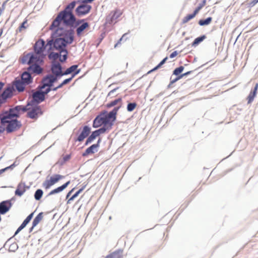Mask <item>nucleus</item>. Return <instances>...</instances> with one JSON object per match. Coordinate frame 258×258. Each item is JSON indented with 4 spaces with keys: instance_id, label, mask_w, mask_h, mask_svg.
<instances>
[{
    "instance_id": "f257e3e1",
    "label": "nucleus",
    "mask_w": 258,
    "mask_h": 258,
    "mask_svg": "<svg viewBox=\"0 0 258 258\" xmlns=\"http://www.w3.org/2000/svg\"><path fill=\"white\" fill-rule=\"evenodd\" d=\"M74 39L72 30H67L63 28H56L51 34L49 39L46 40L48 51L66 49L68 44H71Z\"/></svg>"
},
{
    "instance_id": "f03ea898",
    "label": "nucleus",
    "mask_w": 258,
    "mask_h": 258,
    "mask_svg": "<svg viewBox=\"0 0 258 258\" xmlns=\"http://www.w3.org/2000/svg\"><path fill=\"white\" fill-rule=\"evenodd\" d=\"M76 21V17L73 12L60 11L50 26V30L54 28H63L69 30L70 26H73Z\"/></svg>"
},
{
    "instance_id": "7ed1b4c3",
    "label": "nucleus",
    "mask_w": 258,
    "mask_h": 258,
    "mask_svg": "<svg viewBox=\"0 0 258 258\" xmlns=\"http://www.w3.org/2000/svg\"><path fill=\"white\" fill-rule=\"evenodd\" d=\"M1 122L3 124L8 123L7 126L6 127V130L8 133H11L18 130L22 126L21 122L17 119H8V121L5 122Z\"/></svg>"
},
{
    "instance_id": "20e7f679",
    "label": "nucleus",
    "mask_w": 258,
    "mask_h": 258,
    "mask_svg": "<svg viewBox=\"0 0 258 258\" xmlns=\"http://www.w3.org/2000/svg\"><path fill=\"white\" fill-rule=\"evenodd\" d=\"M19 116L18 111L14 108H10L9 111H6L0 114V120L3 122H7L8 119H13L14 117Z\"/></svg>"
},
{
    "instance_id": "39448f33",
    "label": "nucleus",
    "mask_w": 258,
    "mask_h": 258,
    "mask_svg": "<svg viewBox=\"0 0 258 258\" xmlns=\"http://www.w3.org/2000/svg\"><path fill=\"white\" fill-rule=\"evenodd\" d=\"M27 111V116L31 119H36L43 114L40 106L38 105L30 106V110Z\"/></svg>"
},
{
    "instance_id": "423d86ee",
    "label": "nucleus",
    "mask_w": 258,
    "mask_h": 258,
    "mask_svg": "<svg viewBox=\"0 0 258 258\" xmlns=\"http://www.w3.org/2000/svg\"><path fill=\"white\" fill-rule=\"evenodd\" d=\"M46 47L48 46L45 44V41L43 39H40L34 45V52L37 55H41V58H44L45 54L43 52Z\"/></svg>"
},
{
    "instance_id": "0eeeda50",
    "label": "nucleus",
    "mask_w": 258,
    "mask_h": 258,
    "mask_svg": "<svg viewBox=\"0 0 258 258\" xmlns=\"http://www.w3.org/2000/svg\"><path fill=\"white\" fill-rule=\"evenodd\" d=\"M32 91L33 92L32 95V99L29 102L31 106L33 105L35 103L38 104L45 100V97L42 92L40 91H34L33 90Z\"/></svg>"
},
{
    "instance_id": "6e6552de",
    "label": "nucleus",
    "mask_w": 258,
    "mask_h": 258,
    "mask_svg": "<svg viewBox=\"0 0 258 258\" xmlns=\"http://www.w3.org/2000/svg\"><path fill=\"white\" fill-rule=\"evenodd\" d=\"M91 8L90 5L81 4L76 9V15L79 17L85 16L90 12Z\"/></svg>"
},
{
    "instance_id": "1a4fd4ad",
    "label": "nucleus",
    "mask_w": 258,
    "mask_h": 258,
    "mask_svg": "<svg viewBox=\"0 0 258 258\" xmlns=\"http://www.w3.org/2000/svg\"><path fill=\"white\" fill-rule=\"evenodd\" d=\"M62 177L63 176L61 175L55 174L54 176L50 177L49 180H46L44 181L43 182L42 185L45 188L48 189Z\"/></svg>"
},
{
    "instance_id": "9d476101",
    "label": "nucleus",
    "mask_w": 258,
    "mask_h": 258,
    "mask_svg": "<svg viewBox=\"0 0 258 258\" xmlns=\"http://www.w3.org/2000/svg\"><path fill=\"white\" fill-rule=\"evenodd\" d=\"M51 71L52 73L56 76H64L63 72H62V67L58 62L53 61L52 62Z\"/></svg>"
},
{
    "instance_id": "9b49d317",
    "label": "nucleus",
    "mask_w": 258,
    "mask_h": 258,
    "mask_svg": "<svg viewBox=\"0 0 258 258\" xmlns=\"http://www.w3.org/2000/svg\"><path fill=\"white\" fill-rule=\"evenodd\" d=\"M14 90L13 86L7 87L0 95V100L3 102H5L6 100L13 96V92Z\"/></svg>"
},
{
    "instance_id": "f8f14e48",
    "label": "nucleus",
    "mask_w": 258,
    "mask_h": 258,
    "mask_svg": "<svg viewBox=\"0 0 258 258\" xmlns=\"http://www.w3.org/2000/svg\"><path fill=\"white\" fill-rule=\"evenodd\" d=\"M12 207L10 201H4L0 203V214L4 215L8 212Z\"/></svg>"
},
{
    "instance_id": "ddd939ff",
    "label": "nucleus",
    "mask_w": 258,
    "mask_h": 258,
    "mask_svg": "<svg viewBox=\"0 0 258 258\" xmlns=\"http://www.w3.org/2000/svg\"><path fill=\"white\" fill-rule=\"evenodd\" d=\"M90 131L91 128L89 126H84L81 134L79 135L78 138L75 141H78L79 142L83 141L86 137H87L89 136Z\"/></svg>"
},
{
    "instance_id": "4468645a",
    "label": "nucleus",
    "mask_w": 258,
    "mask_h": 258,
    "mask_svg": "<svg viewBox=\"0 0 258 258\" xmlns=\"http://www.w3.org/2000/svg\"><path fill=\"white\" fill-rule=\"evenodd\" d=\"M122 15V12L118 9L112 11L107 18V21L109 23H112Z\"/></svg>"
},
{
    "instance_id": "2eb2a0df",
    "label": "nucleus",
    "mask_w": 258,
    "mask_h": 258,
    "mask_svg": "<svg viewBox=\"0 0 258 258\" xmlns=\"http://www.w3.org/2000/svg\"><path fill=\"white\" fill-rule=\"evenodd\" d=\"M102 124L105 126L106 125L104 121V118L102 114L97 115L93 120V127L97 128L101 126Z\"/></svg>"
},
{
    "instance_id": "dca6fc26",
    "label": "nucleus",
    "mask_w": 258,
    "mask_h": 258,
    "mask_svg": "<svg viewBox=\"0 0 258 258\" xmlns=\"http://www.w3.org/2000/svg\"><path fill=\"white\" fill-rule=\"evenodd\" d=\"M21 81L26 85L31 84L33 81V78L29 71H25L21 75Z\"/></svg>"
},
{
    "instance_id": "f3484780",
    "label": "nucleus",
    "mask_w": 258,
    "mask_h": 258,
    "mask_svg": "<svg viewBox=\"0 0 258 258\" xmlns=\"http://www.w3.org/2000/svg\"><path fill=\"white\" fill-rule=\"evenodd\" d=\"M30 53V59L27 62L28 64H32L33 62L35 63L38 62H41L43 61L44 58H41V55H38V56H35L33 53Z\"/></svg>"
},
{
    "instance_id": "a211bd4d",
    "label": "nucleus",
    "mask_w": 258,
    "mask_h": 258,
    "mask_svg": "<svg viewBox=\"0 0 258 258\" xmlns=\"http://www.w3.org/2000/svg\"><path fill=\"white\" fill-rule=\"evenodd\" d=\"M27 70L29 72L31 71L32 73H36L37 74H39L42 72V69L39 64L36 63L30 64V66L28 68Z\"/></svg>"
},
{
    "instance_id": "6ab92c4d",
    "label": "nucleus",
    "mask_w": 258,
    "mask_h": 258,
    "mask_svg": "<svg viewBox=\"0 0 258 258\" xmlns=\"http://www.w3.org/2000/svg\"><path fill=\"white\" fill-rule=\"evenodd\" d=\"M14 84L15 85L16 90L19 92H22L24 91L26 84L24 83L23 81H22L20 79L16 80L14 82Z\"/></svg>"
},
{
    "instance_id": "aec40b11",
    "label": "nucleus",
    "mask_w": 258,
    "mask_h": 258,
    "mask_svg": "<svg viewBox=\"0 0 258 258\" xmlns=\"http://www.w3.org/2000/svg\"><path fill=\"white\" fill-rule=\"evenodd\" d=\"M25 191L26 189L25 183H20L17 186L15 194L16 195L21 197L24 194Z\"/></svg>"
},
{
    "instance_id": "412c9836",
    "label": "nucleus",
    "mask_w": 258,
    "mask_h": 258,
    "mask_svg": "<svg viewBox=\"0 0 258 258\" xmlns=\"http://www.w3.org/2000/svg\"><path fill=\"white\" fill-rule=\"evenodd\" d=\"M121 107V105L114 107L111 111L106 115L114 122L116 120V115L119 109Z\"/></svg>"
},
{
    "instance_id": "4be33fe9",
    "label": "nucleus",
    "mask_w": 258,
    "mask_h": 258,
    "mask_svg": "<svg viewBox=\"0 0 258 258\" xmlns=\"http://www.w3.org/2000/svg\"><path fill=\"white\" fill-rule=\"evenodd\" d=\"M97 145L93 144L86 149L85 151L82 154L83 156H86L89 154H93L97 152Z\"/></svg>"
},
{
    "instance_id": "5701e85b",
    "label": "nucleus",
    "mask_w": 258,
    "mask_h": 258,
    "mask_svg": "<svg viewBox=\"0 0 258 258\" xmlns=\"http://www.w3.org/2000/svg\"><path fill=\"white\" fill-rule=\"evenodd\" d=\"M70 181H68L64 184H62L60 186H59L57 187L56 188L54 189L53 190H51L48 194L49 196L54 195L57 193H58L59 192L62 191L63 190H64L70 184Z\"/></svg>"
},
{
    "instance_id": "b1692460",
    "label": "nucleus",
    "mask_w": 258,
    "mask_h": 258,
    "mask_svg": "<svg viewBox=\"0 0 258 258\" xmlns=\"http://www.w3.org/2000/svg\"><path fill=\"white\" fill-rule=\"evenodd\" d=\"M258 88V83H256L255 85V87L253 90L251 91L247 97L248 99V103H250L252 102L255 96L257 90Z\"/></svg>"
},
{
    "instance_id": "393cba45",
    "label": "nucleus",
    "mask_w": 258,
    "mask_h": 258,
    "mask_svg": "<svg viewBox=\"0 0 258 258\" xmlns=\"http://www.w3.org/2000/svg\"><path fill=\"white\" fill-rule=\"evenodd\" d=\"M31 105L30 103L28 102L26 106H23V105H17L15 107V109L18 112L20 111H22L23 112H26L28 111V110H30V106H31Z\"/></svg>"
},
{
    "instance_id": "a878e982",
    "label": "nucleus",
    "mask_w": 258,
    "mask_h": 258,
    "mask_svg": "<svg viewBox=\"0 0 258 258\" xmlns=\"http://www.w3.org/2000/svg\"><path fill=\"white\" fill-rule=\"evenodd\" d=\"M122 250L120 249L116 250L105 258H120L122 255Z\"/></svg>"
},
{
    "instance_id": "bb28decb",
    "label": "nucleus",
    "mask_w": 258,
    "mask_h": 258,
    "mask_svg": "<svg viewBox=\"0 0 258 258\" xmlns=\"http://www.w3.org/2000/svg\"><path fill=\"white\" fill-rule=\"evenodd\" d=\"M99 135L97 134V132H96V131H93L91 135L87 138L85 145L87 146L89 144H90Z\"/></svg>"
},
{
    "instance_id": "cd10ccee",
    "label": "nucleus",
    "mask_w": 258,
    "mask_h": 258,
    "mask_svg": "<svg viewBox=\"0 0 258 258\" xmlns=\"http://www.w3.org/2000/svg\"><path fill=\"white\" fill-rule=\"evenodd\" d=\"M42 83L44 84V86L51 87L53 84L48 75H46L42 80Z\"/></svg>"
},
{
    "instance_id": "c85d7f7f",
    "label": "nucleus",
    "mask_w": 258,
    "mask_h": 258,
    "mask_svg": "<svg viewBox=\"0 0 258 258\" xmlns=\"http://www.w3.org/2000/svg\"><path fill=\"white\" fill-rule=\"evenodd\" d=\"M60 52V54L61 55V56L59 57V61L60 62H64L66 61L67 58H68V51L67 50V49H63Z\"/></svg>"
},
{
    "instance_id": "c756f323",
    "label": "nucleus",
    "mask_w": 258,
    "mask_h": 258,
    "mask_svg": "<svg viewBox=\"0 0 258 258\" xmlns=\"http://www.w3.org/2000/svg\"><path fill=\"white\" fill-rule=\"evenodd\" d=\"M43 218V213H39L33 219L32 222V225H33V227L36 226L40 222V221Z\"/></svg>"
},
{
    "instance_id": "7c9ffc66",
    "label": "nucleus",
    "mask_w": 258,
    "mask_h": 258,
    "mask_svg": "<svg viewBox=\"0 0 258 258\" xmlns=\"http://www.w3.org/2000/svg\"><path fill=\"white\" fill-rule=\"evenodd\" d=\"M89 26V24L87 22H85L83 23L80 26H79L77 29V34L78 36H79L81 33L88 27Z\"/></svg>"
},
{
    "instance_id": "2f4dec72",
    "label": "nucleus",
    "mask_w": 258,
    "mask_h": 258,
    "mask_svg": "<svg viewBox=\"0 0 258 258\" xmlns=\"http://www.w3.org/2000/svg\"><path fill=\"white\" fill-rule=\"evenodd\" d=\"M78 65L77 64H74L71 66L63 72L64 75H67L72 73H74V71L78 68Z\"/></svg>"
},
{
    "instance_id": "473e14b6",
    "label": "nucleus",
    "mask_w": 258,
    "mask_h": 258,
    "mask_svg": "<svg viewBox=\"0 0 258 258\" xmlns=\"http://www.w3.org/2000/svg\"><path fill=\"white\" fill-rule=\"evenodd\" d=\"M76 4L77 2L73 1L63 11H66L67 12H73V10L74 9Z\"/></svg>"
},
{
    "instance_id": "72a5a7b5",
    "label": "nucleus",
    "mask_w": 258,
    "mask_h": 258,
    "mask_svg": "<svg viewBox=\"0 0 258 258\" xmlns=\"http://www.w3.org/2000/svg\"><path fill=\"white\" fill-rule=\"evenodd\" d=\"M212 18L210 17H208L206 19H201L199 21V24L200 26L207 25L212 21Z\"/></svg>"
},
{
    "instance_id": "f704fd0d",
    "label": "nucleus",
    "mask_w": 258,
    "mask_h": 258,
    "mask_svg": "<svg viewBox=\"0 0 258 258\" xmlns=\"http://www.w3.org/2000/svg\"><path fill=\"white\" fill-rule=\"evenodd\" d=\"M48 56L49 59H53L55 61L58 58H59L61 55L60 54V52L58 53L52 51L48 54Z\"/></svg>"
},
{
    "instance_id": "c9c22d12",
    "label": "nucleus",
    "mask_w": 258,
    "mask_h": 258,
    "mask_svg": "<svg viewBox=\"0 0 258 258\" xmlns=\"http://www.w3.org/2000/svg\"><path fill=\"white\" fill-rule=\"evenodd\" d=\"M104 118V121L105 122V124L107 125H109L110 127H111L113 124V122L112 121V119L109 118L106 114L103 113L102 114Z\"/></svg>"
},
{
    "instance_id": "e433bc0d",
    "label": "nucleus",
    "mask_w": 258,
    "mask_h": 258,
    "mask_svg": "<svg viewBox=\"0 0 258 258\" xmlns=\"http://www.w3.org/2000/svg\"><path fill=\"white\" fill-rule=\"evenodd\" d=\"M43 192L42 189H37L34 194L35 199L37 201L39 200L41 198V197L43 195Z\"/></svg>"
},
{
    "instance_id": "4c0bfd02",
    "label": "nucleus",
    "mask_w": 258,
    "mask_h": 258,
    "mask_svg": "<svg viewBox=\"0 0 258 258\" xmlns=\"http://www.w3.org/2000/svg\"><path fill=\"white\" fill-rule=\"evenodd\" d=\"M206 38V36L203 35L201 36L200 37L196 38L194 42H192V45L196 46L198 45L199 43L203 41Z\"/></svg>"
},
{
    "instance_id": "58836bf2",
    "label": "nucleus",
    "mask_w": 258,
    "mask_h": 258,
    "mask_svg": "<svg viewBox=\"0 0 258 258\" xmlns=\"http://www.w3.org/2000/svg\"><path fill=\"white\" fill-rule=\"evenodd\" d=\"M34 213H32L30 215H29L27 218L24 220L23 223L21 224L22 226L25 227L26 225L29 223V222L31 221L32 219Z\"/></svg>"
},
{
    "instance_id": "ea45409f",
    "label": "nucleus",
    "mask_w": 258,
    "mask_h": 258,
    "mask_svg": "<svg viewBox=\"0 0 258 258\" xmlns=\"http://www.w3.org/2000/svg\"><path fill=\"white\" fill-rule=\"evenodd\" d=\"M84 188L80 189L79 190L76 191L67 201V204L71 203V201H73L78 195L83 191Z\"/></svg>"
},
{
    "instance_id": "a19ab883",
    "label": "nucleus",
    "mask_w": 258,
    "mask_h": 258,
    "mask_svg": "<svg viewBox=\"0 0 258 258\" xmlns=\"http://www.w3.org/2000/svg\"><path fill=\"white\" fill-rule=\"evenodd\" d=\"M196 15V14L195 13V12H194V13L191 14L187 15L186 17H185L182 19V23H187L188 21H189L191 19L194 18Z\"/></svg>"
},
{
    "instance_id": "79ce46f5",
    "label": "nucleus",
    "mask_w": 258,
    "mask_h": 258,
    "mask_svg": "<svg viewBox=\"0 0 258 258\" xmlns=\"http://www.w3.org/2000/svg\"><path fill=\"white\" fill-rule=\"evenodd\" d=\"M121 98H119L116 99H115V100H114L113 101H112L111 102H110L109 103H107L106 106H107V107L110 108V107H111L112 106H115L118 102H121Z\"/></svg>"
},
{
    "instance_id": "37998d69",
    "label": "nucleus",
    "mask_w": 258,
    "mask_h": 258,
    "mask_svg": "<svg viewBox=\"0 0 258 258\" xmlns=\"http://www.w3.org/2000/svg\"><path fill=\"white\" fill-rule=\"evenodd\" d=\"M184 70V67L183 66H180L178 68H176L173 72V75L175 76H179L180 74L182 73V72Z\"/></svg>"
},
{
    "instance_id": "c03bdc74",
    "label": "nucleus",
    "mask_w": 258,
    "mask_h": 258,
    "mask_svg": "<svg viewBox=\"0 0 258 258\" xmlns=\"http://www.w3.org/2000/svg\"><path fill=\"white\" fill-rule=\"evenodd\" d=\"M84 20L83 19L78 20L77 21H76L75 22H74L73 26H70L69 30H72L73 31V35H74V29L79 26L83 21H84Z\"/></svg>"
},
{
    "instance_id": "a18cd8bd",
    "label": "nucleus",
    "mask_w": 258,
    "mask_h": 258,
    "mask_svg": "<svg viewBox=\"0 0 258 258\" xmlns=\"http://www.w3.org/2000/svg\"><path fill=\"white\" fill-rule=\"evenodd\" d=\"M137 106V104L135 102L133 103H129L127 105V110L128 112H131L133 111L136 107Z\"/></svg>"
},
{
    "instance_id": "49530a36",
    "label": "nucleus",
    "mask_w": 258,
    "mask_h": 258,
    "mask_svg": "<svg viewBox=\"0 0 258 258\" xmlns=\"http://www.w3.org/2000/svg\"><path fill=\"white\" fill-rule=\"evenodd\" d=\"M30 59V53H28L26 55H24L21 60V62L23 64H27L28 60Z\"/></svg>"
},
{
    "instance_id": "de8ad7c7",
    "label": "nucleus",
    "mask_w": 258,
    "mask_h": 258,
    "mask_svg": "<svg viewBox=\"0 0 258 258\" xmlns=\"http://www.w3.org/2000/svg\"><path fill=\"white\" fill-rule=\"evenodd\" d=\"M206 3V0H203L202 4H200V5L194 11L195 13L197 14L198 12L202 9V8L205 5Z\"/></svg>"
},
{
    "instance_id": "09e8293b",
    "label": "nucleus",
    "mask_w": 258,
    "mask_h": 258,
    "mask_svg": "<svg viewBox=\"0 0 258 258\" xmlns=\"http://www.w3.org/2000/svg\"><path fill=\"white\" fill-rule=\"evenodd\" d=\"M106 130L107 128L104 126L102 127H101L95 131L97 132V134L100 136L101 134H104L106 132Z\"/></svg>"
},
{
    "instance_id": "8fccbe9b",
    "label": "nucleus",
    "mask_w": 258,
    "mask_h": 258,
    "mask_svg": "<svg viewBox=\"0 0 258 258\" xmlns=\"http://www.w3.org/2000/svg\"><path fill=\"white\" fill-rule=\"evenodd\" d=\"M48 75L50 77L53 84L57 80V78L58 77H60V76H56L54 75H51V74H49Z\"/></svg>"
},
{
    "instance_id": "3c124183",
    "label": "nucleus",
    "mask_w": 258,
    "mask_h": 258,
    "mask_svg": "<svg viewBox=\"0 0 258 258\" xmlns=\"http://www.w3.org/2000/svg\"><path fill=\"white\" fill-rule=\"evenodd\" d=\"M44 83H42V81L41 82V84L39 85L37 88V91H40V92H43V89H44V88H45L46 87V86H44Z\"/></svg>"
},
{
    "instance_id": "603ef678",
    "label": "nucleus",
    "mask_w": 258,
    "mask_h": 258,
    "mask_svg": "<svg viewBox=\"0 0 258 258\" xmlns=\"http://www.w3.org/2000/svg\"><path fill=\"white\" fill-rule=\"evenodd\" d=\"M181 76H180V75L179 76H178L176 78H175L174 79L172 80H171L170 82V84L169 85V87L174 84V83H175L176 82H177L178 80H180V79H181Z\"/></svg>"
},
{
    "instance_id": "864d4df0",
    "label": "nucleus",
    "mask_w": 258,
    "mask_h": 258,
    "mask_svg": "<svg viewBox=\"0 0 258 258\" xmlns=\"http://www.w3.org/2000/svg\"><path fill=\"white\" fill-rule=\"evenodd\" d=\"M47 88L42 92V93L43 94L44 96H45V95L47 94L49 92H50L51 91V87H46Z\"/></svg>"
},
{
    "instance_id": "5fc2aeb1",
    "label": "nucleus",
    "mask_w": 258,
    "mask_h": 258,
    "mask_svg": "<svg viewBox=\"0 0 258 258\" xmlns=\"http://www.w3.org/2000/svg\"><path fill=\"white\" fill-rule=\"evenodd\" d=\"M18 246H17V244L14 243L10 245V250L14 251L18 248Z\"/></svg>"
},
{
    "instance_id": "6e6d98bb",
    "label": "nucleus",
    "mask_w": 258,
    "mask_h": 258,
    "mask_svg": "<svg viewBox=\"0 0 258 258\" xmlns=\"http://www.w3.org/2000/svg\"><path fill=\"white\" fill-rule=\"evenodd\" d=\"M71 157V155H66L65 156H64L63 157V159H62V162H61V164H63L65 162L67 161L68 160L70 159Z\"/></svg>"
},
{
    "instance_id": "4d7b16f0",
    "label": "nucleus",
    "mask_w": 258,
    "mask_h": 258,
    "mask_svg": "<svg viewBox=\"0 0 258 258\" xmlns=\"http://www.w3.org/2000/svg\"><path fill=\"white\" fill-rule=\"evenodd\" d=\"M73 79V78L71 77L69 78H68V79H66L65 80H64L62 83L63 85L69 83L70 82H71L72 81V80Z\"/></svg>"
},
{
    "instance_id": "13d9d810",
    "label": "nucleus",
    "mask_w": 258,
    "mask_h": 258,
    "mask_svg": "<svg viewBox=\"0 0 258 258\" xmlns=\"http://www.w3.org/2000/svg\"><path fill=\"white\" fill-rule=\"evenodd\" d=\"M27 20H26V21H24V22L22 23V24L21 25V26H20V27H19V31H21V29H22V28H26V27L25 26V24H26V23H27Z\"/></svg>"
},
{
    "instance_id": "bf43d9fd",
    "label": "nucleus",
    "mask_w": 258,
    "mask_h": 258,
    "mask_svg": "<svg viewBox=\"0 0 258 258\" xmlns=\"http://www.w3.org/2000/svg\"><path fill=\"white\" fill-rule=\"evenodd\" d=\"M81 71V70L80 69H78V70H76L73 73L72 75V77L73 78L75 77V76H76L77 75H78V74L80 73Z\"/></svg>"
},
{
    "instance_id": "052dcab7",
    "label": "nucleus",
    "mask_w": 258,
    "mask_h": 258,
    "mask_svg": "<svg viewBox=\"0 0 258 258\" xmlns=\"http://www.w3.org/2000/svg\"><path fill=\"white\" fill-rule=\"evenodd\" d=\"M24 228H25L24 227L22 226V225H21L19 228L17 229V230L16 231L15 233V234L14 235H17L21 230H22Z\"/></svg>"
},
{
    "instance_id": "680f3d73",
    "label": "nucleus",
    "mask_w": 258,
    "mask_h": 258,
    "mask_svg": "<svg viewBox=\"0 0 258 258\" xmlns=\"http://www.w3.org/2000/svg\"><path fill=\"white\" fill-rule=\"evenodd\" d=\"M126 34H124L119 39V40L118 41V42L115 44L114 45V48H116L118 45H119V44H120V42L123 38V37L124 36V35H125Z\"/></svg>"
},
{
    "instance_id": "e2e57ef3",
    "label": "nucleus",
    "mask_w": 258,
    "mask_h": 258,
    "mask_svg": "<svg viewBox=\"0 0 258 258\" xmlns=\"http://www.w3.org/2000/svg\"><path fill=\"white\" fill-rule=\"evenodd\" d=\"M177 51H174L170 54V58H172L174 57L175 56H176L177 55Z\"/></svg>"
},
{
    "instance_id": "0e129e2a",
    "label": "nucleus",
    "mask_w": 258,
    "mask_h": 258,
    "mask_svg": "<svg viewBox=\"0 0 258 258\" xmlns=\"http://www.w3.org/2000/svg\"><path fill=\"white\" fill-rule=\"evenodd\" d=\"M5 124H2L0 125V133H3L6 130V127L4 126Z\"/></svg>"
},
{
    "instance_id": "69168bd1",
    "label": "nucleus",
    "mask_w": 258,
    "mask_h": 258,
    "mask_svg": "<svg viewBox=\"0 0 258 258\" xmlns=\"http://www.w3.org/2000/svg\"><path fill=\"white\" fill-rule=\"evenodd\" d=\"M15 166V164L13 163V164L11 165L10 166L5 168L4 169L6 171V170H8L9 169H12Z\"/></svg>"
},
{
    "instance_id": "338daca9",
    "label": "nucleus",
    "mask_w": 258,
    "mask_h": 258,
    "mask_svg": "<svg viewBox=\"0 0 258 258\" xmlns=\"http://www.w3.org/2000/svg\"><path fill=\"white\" fill-rule=\"evenodd\" d=\"M191 72H192V71H188V72H186L185 73L181 74L180 76H181V78H182L184 76H186L189 75L190 74H191Z\"/></svg>"
},
{
    "instance_id": "774afa93",
    "label": "nucleus",
    "mask_w": 258,
    "mask_h": 258,
    "mask_svg": "<svg viewBox=\"0 0 258 258\" xmlns=\"http://www.w3.org/2000/svg\"><path fill=\"white\" fill-rule=\"evenodd\" d=\"M118 89V87H117L113 90H112L111 91H110L109 93H108V95H111V94H112L114 92H115L117 89Z\"/></svg>"
}]
</instances>
